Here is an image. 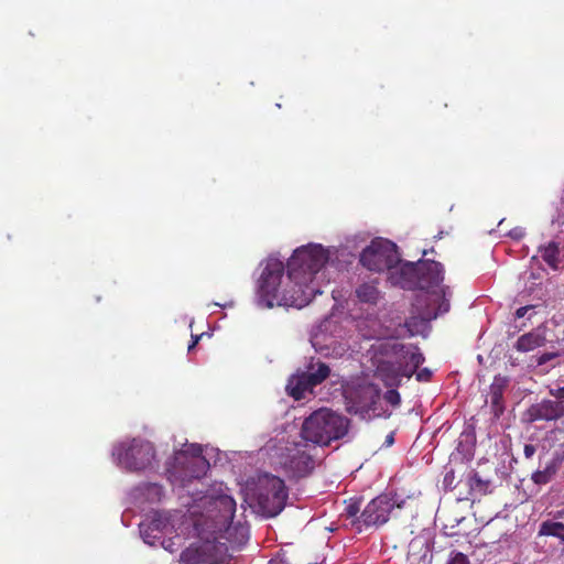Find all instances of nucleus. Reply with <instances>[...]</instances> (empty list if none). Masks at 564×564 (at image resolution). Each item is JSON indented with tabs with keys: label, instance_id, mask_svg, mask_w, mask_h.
Returning a JSON list of instances; mask_svg holds the SVG:
<instances>
[{
	"label": "nucleus",
	"instance_id": "obj_9",
	"mask_svg": "<svg viewBox=\"0 0 564 564\" xmlns=\"http://www.w3.org/2000/svg\"><path fill=\"white\" fill-rule=\"evenodd\" d=\"M175 462L187 478L198 479L209 469V463L203 455V448H196L194 456H188L186 451H180L175 454Z\"/></svg>",
	"mask_w": 564,
	"mask_h": 564
},
{
	"label": "nucleus",
	"instance_id": "obj_21",
	"mask_svg": "<svg viewBox=\"0 0 564 564\" xmlns=\"http://www.w3.org/2000/svg\"><path fill=\"white\" fill-rule=\"evenodd\" d=\"M541 258L552 268L558 267V243L551 241L546 246L540 248Z\"/></svg>",
	"mask_w": 564,
	"mask_h": 564
},
{
	"label": "nucleus",
	"instance_id": "obj_16",
	"mask_svg": "<svg viewBox=\"0 0 564 564\" xmlns=\"http://www.w3.org/2000/svg\"><path fill=\"white\" fill-rule=\"evenodd\" d=\"M560 464L561 460L558 458H553L543 469H539L532 474V481L539 486L549 484L556 475Z\"/></svg>",
	"mask_w": 564,
	"mask_h": 564
},
{
	"label": "nucleus",
	"instance_id": "obj_5",
	"mask_svg": "<svg viewBox=\"0 0 564 564\" xmlns=\"http://www.w3.org/2000/svg\"><path fill=\"white\" fill-rule=\"evenodd\" d=\"M112 456L118 464L130 471H139L148 468L155 456V451L150 442L132 440L115 446Z\"/></svg>",
	"mask_w": 564,
	"mask_h": 564
},
{
	"label": "nucleus",
	"instance_id": "obj_17",
	"mask_svg": "<svg viewBox=\"0 0 564 564\" xmlns=\"http://www.w3.org/2000/svg\"><path fill=\"white\" fill-rule=\"evenodd\" d=\"M356 296L362 303L376 304L380 297V292L372 283H362L356 289Z\"/></svg>",
	"mask_w": 564,
	"mask_h": 564
},
{
	"label": "nucleus",
	"instance_id": "obj_2",
	"mask_svg": "<svg viewBox=\"0 0 564 564\" xmlns=\"http://www.w3.org/2000/svg\"><path fill=\"white\" fill-rule=\"evenodd\" d=\"M443 265L433 260L419 261V293L412 304V313L405 325L411 334L419 332V326L435 319L440 314L449 310V303L433 289L438 288L443 281Z\"/></svg>",
	"mask_w": 564,
	"mask_h": 564
},
{
	"label": "nucleus",
	"instance_id": "obj_35",
	"mask_svg": "<svg viewBox=\"0 0 564 564\" xmlns=\"http://www.w3.org/2000/svg\"><path fill=\"white\" fill-rule=\"evenodd\" d=\"M509 236L513 239H521L524 236V230L522 228H514L509 232Z\"/></svg>",
	"mask_w": 564,
	"mask_h": 564
},
{
	"label": "nucleus",
	"instance_id": "obj_19",
	"mask_svg": "<svg viewBox=\"0 0 564 564\" xmlns=\"http://www.w3.org/2000/svg\"><path fill=\"white\" fill-rule=\"evenodd\" d=\"M405 357H408V365L406 367L402 368V375L410 378L413 373L416 372L419 367L424 362L425 358L419 348L406 351Z\"/></svg>",
	"mask_w": 564,
	"mask_h": 564
},
{
	"label": "nucleus",
	"instance_id": "obj_14",
	"mask_svg": "<svg viewBox=\"0 0 564 564\" xmlns=\"http://www.w3.org/2000/svg\"><path fill=\"white\" fill-rule=\"evenodd\" d=\"M377 376L381 378L386 386L392 387L394 386L400 377H404L402 375V367L397 366L391 361H381L377 367Z\"/></svg>",
	"mask_w": 564,
	"mask_h": 564
},
{
	"label": "nucleus",
	"instance_id": "obj_40",
	"mask_svg": "<svg viewBox=\"0 0 564 564\" xmlns=\"http://www.w3.org/2000/svg\"><path fill=\"white\" fill-rule=\"evenodd\" d=\"M393 443H394V436H393V433H390V434L386 437L384 444H386L387 446H391Z\"/></svg>",
	"mask_w": 564,
	"mask_h": 564
},
{
	"label": "nucleus",
	"instance_id": "obj_32",
	"mask_svg": "<svg viewBox=\"0 0 564 564\" xmlns=\"http://www.w3.org/2000/svg\"><path fill=\"white\" fill-rule=\"evenodd\" d=\"M550 394L557 399L560 402L564 400V387H560L557 389H551Z\"/></svg>",
	"mask_w": 564,
	"mask_h": 564
},
{
	"label": "nucleus",
	"instance_id": "obj_20",
	"mask_svg": "<svg viewBox=\"0 0 564 564\" xmlns=\"http://www.w3.org/2000/svg\"><path fill=\"white\" fill-rule=\"evenodd\" d=\"M467 485L470 489V492H477L481 496H485L487 494L491 492L490 480L482 479L480 475L477 471H473L467 479Z\"/></svg>",
	"mask_w": 564,
	"mask_h": 564
},
{
	"label": "nucleus",
	"instance_id": "obj_3",
	"mask_svg": "<svg viewBox=\"0 0 564 564\" xmlns=\"http://www.w3.org/2000/svg\"><path fill=\"white\" fill-rule=\"evenodd\" d=\"M349 419L329 409L314 411L302 425V437L317 445H329L348 433Z\"/></svg>",
	"mask_w": 564,
	"mask_h": 564
},
{
	"label": "nucleus",
	"instance_id": "obj_25",
	"mask_svg": "<svg viewBox=\"0 0 564 564\" xmlns=\"http://www.w3.org/2000/svg\"><path fill=\"white\" fill-rule=\"evenodd\" d=\"M384 400L392 405H398L401 401V397L395 389H390L384 393Z\"/></svg>",
	"mask_w": 564,
	"mask_h": 564
},
{
	"label": "nucleus",
	"instance_id": "obj_24",
	"mask_svg": "<svg viewBox=\"0 0 564 564\" xmlns=\"http://www.w3.org/2000/svg\"><path fill=\"white\" fill-rule=\"evenodd\" d=\"M217 503L225 509L226 514H224V518L231 520L236 511L235 500L229 496H223L218 498Z\"/></svg>",
	"mask_w": 564,
	"mask_h": 564
},
{
	"label": "nucleus",
	"instance_id": "obj_6",
	"mask_svg": "<svg viewBox=\"0 0 564 564\" xmlns=\"http://www.w3.org/2000/svg\"><path fill=\"white\" fill-rule=\"evenodd\" d=\"M180 561L183 564H228L230 555L226 543L206 540L186 547Z\"/></svg>",
	"mask_w": 564,
	"mask_h": 564
},
{
	"label": "nucleus",
	"instance_id": "obj_7",
	"mask_svg": "<svg viewBox=\"0 0 564 564\" xmlns=\"http://www.w3.org/2000/svg\"><path fill=\"white\" fill-rule=\"evenodd\" d=\"M360 263L370 271L381 272L393 269L400 259L395 243L386 239H376L364 249L360 254Z\"/></svg>",
	"mask_w": 564,
	"mask_h": 564
},
{
	"label": "nucleus",
	"instance_id": "obj_34",
	"mask_svg": "<svg viewBox=\"0 0 564 564\" xmlns=\"http://www.w3.org/2000/svg\"><path fill=\"white\" fill-rule=\"evenodd\" d=\"M536 452V448L532 444H525L523 448V453L525 458H531Z\"/></svg>",
	"mask_w": 564,
	"mask_h": 564
},
{
	"label": "nucleus",
	"instance_id": "obj_31",
	"mask_svg": "<svg viewBox=\"0 0 564 564\" xmlns=\"http://www.w3.org/2000/svg\"><path fill=\"white\" fill-rule=\"evenodd\" d=\"M415 373H416V380L417 381L426 382L432 377V371L429 368H424V369H422V370H420V371H417Z\"/></svg>",
	"mask_w": 564,
	"mask_h": 564
},
{
	"label": "nucleus",
	"instance_id": "obj_33",
	"mask_svg": "<svg viewBox=\"0 0 564 564\" xmlns=\"http://www.w3.org/2000/svg\"><path fill=\"white\" fill-rule=\"evenodd\" d=\"M534 306L533 305H527V306H521L519 307L517 311H516V317L517 318H522L527 315V313L531 310H533Z\"/></svg>",
	"mask_w": 564,
	"mask_h": 564
},
{
	"label": "nucleus",
	"instance_id": "obj_30",
	"mask_svg": "<svg viewBox=\"0 0 564 564\" xmlns=\"http://www.w3.org/2000/svg\"><path fill=\"white\" fill-rule=\"evenodd\" d=\"M164 525L165 524L163 523V521L161 519H153V520H151V522L148 524L147 528L149 530H151V532L160 533Z\"/></svg>",
	"mask_w": 564,
	"mask_h": 564
},
{
	"label": "nucleus",
	"instance_id": "obj_27",
	"mask_svg": "<svg viewBox=\"0 0 564 564\" xmlns=\"http://www.w3.org/2000/svg\"><path fill=\"white\" fill-rule=\"evenodd\" d=\"M141 534L144 542L151 545L154 544L155 539H160V536H158V532H151V530H149L148 528L141 529Z\"/></svg>",
	"mask_w": 564,
	"mask_h": 564
},
{
	"label": "nucleus",
	"instance_id": "obj_39",
	"mask_svg": "<svg viewBox=\"0 0 564 564\" xmlns=\"http://www.w3.org/2000/svg\"><path fill=\"white\" fill-rule=\"evenodd\" d=\"M200 337H202V335L192 336L193 340L188 345V351H191L198 344Z\"/></svg>",
	"mask_w": 564,
	"mask_h": 564
},
{
	"label": "nucleus",
	"instance_id": "obj_26",
	"mask_svg": "<svg viewBox=\"0 0 564 564\" xmlns=\"http://www.w3.org/2000/svg\"><path fill=\"white\" fill-rule=\"evenodd\" d=\"M345 511H346V516H347L348 518H355V517H357V514H358V513H359V511H360V502H359V501H352V502H350V503L346 507Z\"/></svg>",
	"mask_w": 564,
	"mask_h": 564
},
{
	"label": "nucleus",
	"instance_id": "obj_36",
	"mask_svg": "<svg viewBox=\"0 0 564 564\" xmlns=\"http://www.w3.org/2000/svg\"><path fill=\"white\" fill-rule=\"evenodd\" d=\"M196 448H202V446L197 444H191L185 451L188 453V456H194L196 454Z\"/></svg>",
	"mask_w": 564,
	"mask_h": 564
},
{
	"label": "nucleus",
	"instance_id": "obj_12",
	"mask_svg": "<svg viewBox=\"0 0 564 564\" xmlns=\"http://www.w3.org/2000/svg\"><path fill=\"white\" fill-rule=\"evenodd\" d=\"M509 383L508 378L496 376L490 384V406L495 417H499L505 411L503 393Z\"/></svg>",
	"mask_w": 564,
	"mask_h": 564
},
{
	"label": "nucleus",
	"instance_id": "obj_42",
	"mask_svg": "<svg viewBox=\"0 0 564 564\" xmlns=\"http://www.w3.org/2000/svg\"><path fill=\"white\" fill-rule=\"evenodd\" d=\"M560 539L564 542V531H563L562 536Z\"/></svg>",
	"mask_w": 564,
	"mask_h": 564
},
{
	"label": "nucleus",
	"instance_id": "obj_41",
	"mask_svg": "<svg viewBox=\"0 0 564 564\" xmlns=\"http://www.w3.org/2000/svg\"><path fill=\"white\" fill-rule=\"evenodd\" d=\"M269 564H283L281 561L271 560Z\"/></svg>",
	"mask_w": 564,
	"mask_h": 564
},
{
	"label": "nucleus",
	"instance_id": "obj_37",
	"mask_svg": "<svg viewBox=\"0 0 564 564\" xmlns=\"http://www.w3.org/2000/svg\"><path fill=\"white\" fill-rule=\"evenodd\" d=\"M200 337H202V335L192 336L193 340L188 345V351H191L198 344Z\"/></svg>",
	"mask_w": 564,
	"mask_h": 564
},
{
	"label": "nucleus",
	"instance_id": "obj_29",
	"mask_svg": "<svg viewBox=\"0 0 564 564\" xmlns=\"http://www.w3.org/2000/svg\"><path fill=\"white\" fill-rule=\"evenodd\" d=\"M448 564H469L468 557L460 552H457L448 562Z\"/></svg>",
	"mask_w": 564,
	"mask_h": 564
},
{
	"label": "nucleus",
	"instance_id": "obj_38",
	"mask_svg": "<svg viewBox=\"0 0 564 564\" xmlns=\"http://www.w3.org/2000/svg\"><path fill=\"white\" fill-rule=\"evenodd\" d=\"M200 337H202V335L192 336L193 340L188 345V351H191L198 344Z\"/></svg>",
	"mask_w": 564,
	"mask_h": 564
},
{
	"label": "nucleus",
	"instance_id": "obj_11",
	"mask_svg": "<svg viewBox=\"0 0 564 564\" xmlns=\"http://www.w3.org/2000/svg\"><path fill=\"white\" fill-rule=\"evenodd\" d=\"M528 421H555L564 415V404L556 400H542L527 410Z\"/></svg>",
	"mask_w": 564,
	"mask_h": 564
},
{
	"label": "nucleus",
	"instance_id": "obj_8",
	"mask_svg": "<svg viewBox=\"0 0 564 564\" xmlns=\"http://www.w3.org/2000/svg\"><path fill=\"white\" fill-rule=\"evenodd\" d=\"M404 505L405 499H400L397 494H381L368 502L358 521L366 527L382 525L388 522L394 508L402 509Z\"/></svg>",
	"mask_w": 564,
	"mask_h": 564
},
{
	"label": "nucleus",
	"instance_id": "obj_15",
	"mask_svg": "<svg viewBox=\"0 0 564 564\" xmlns=\"http://www.w3.org/2000/svg\"><path fill=\"white\" fill-rule=\"evenodd\" d=\"M306 381L305 372L292 377L286 386L289 394L295 400L303 399L305 397V392L312 391L314 388V384H308Z\"/></svg>",
	"mask_w": 564,
	"mask_h": 564
},
{
	"label": "nucleus",
	"instance_id": "obj_18",
	"mask_svg": "<svg viewBox=\"0 0 564 564\" xmlns=\"http://www.w3.org/2000/svg\"><path fill=\"white\" fill-rule=\"evenodd\" d=\"M316 366V370H313V367H311V369L305 372L306 382L314 384V387L321 384L330 375V369L325 362L318 361Z\"/></svg>",
	"mask_w": 564,
	"mask_h": 564
},
{
	"label": "nucleus",
	"instance_id": "obj_13",
	"mask_svg": "<svg viewBox=\"0 0 564 564\" xmlns=\"http://www.w3.org/2000/svg\"><path fill=\"white\" fill-rule=\"evenodd\" d=\"M545 343L546 337L544 333L539 329H533L521 335L514 344V348L520 352H529L544 346Z\"/></svg>",
	"mask_w": 564,
	"mask_h": 564
},
{
	"label": "nucleus",
	"instance_id": "obj_10",
	"mask_svg": "<svg viewBox=\"0 0 564 564\" xmlns=\"http://www.w3.org/2000/svg\"><path fill=\"white\" fill-rule=\"evenodd\" d=\"M389 279L392 284L399 285L402 289L419 290V261L405 262L398 267L394 264L393 269L389 272Z\"/></svg>",
	"mask_w": 564,
	"mask_h": 564
},
{
	"label": "nucleus",
	"instance_id": "obj_4",
	"mask_svg": "<svg viewBox=\"0 0 564 564\" xmlns=\"http://www.w3.org/2000/svg\"><path fill=\"white\" fill-rule=\"evenodd\" d=\"M252 499L259 513L265 518H273L284 509L288 489L280 477L263 474L258 476L252 489Z\"/></svg>",
	"mask_w": 564,
	"mask_h": 564
},
{
	"label": "nucleus",
	"instance_id": "obj_22",
	"mask_svg": "<svg viewBox=\"0 0 564 564\" xmlns=\"http://www.w3.org/2000/svg\"><path fill=\"white\" fill-rule=\"evenodd\" d=\"M290 464L291 467L295 468L300 475H305L313 468L312 457L304 452L293 456Z\"/></svg>",
	"mask_w": 564,
	"mask_h": 564
},
{
	"label": "nucleus",
	"instance_id": "obj_23",
	"mask_svg": "<svg viewBox=\"0 0 564 564\" xmlns=\"http://www.w3.org/2000/svg\"><path fill=\"white\" fill-rule=\"evenodd\" d=\"M564 531V523L556 521H544L540 525L539 535L561 538Z\"/></svg>",
	"mask_w": 564,
	"mask_h": 564
},
{
	"label": "nucleus",
	"instance_id": "obj_1",
	"mask_svg": "<svg viewBox=\"0 0 564 564\" xmlns=\"http://www.w3.org/2000/svg\"><path fill=\"white\" fill-rule=\"evenodd\" d=\"M328 261V251L321 245L297 248L288 261V279L283 283L284 264L269 258L258 281L259 302L263 307L307 305L322 291L316 275Z\"/></svg>",
	"mask_w": 564,
	"mask_h": 564
},
{
	"label": "nucleus",
	"instance_id": "obj_28",
	"mask_svg": "<svg viewBox=\"0 0 564 564\" xmlns=\"http://www.w3.org/2000/svg\"><path fill=\"white\" fill-rule=\"evenodd\" d=\"M557 356H558L557 352H544L538 357L536 364L539 366H543V365L547 364L549 361L555 359Z\"/></svg>",
	"mask_w": 564,
	"mask_h": 564
}]
</instances>
